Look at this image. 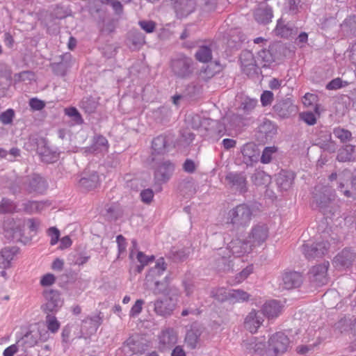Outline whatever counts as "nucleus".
Masks as SVG:
<instances>
[{
    "mask_svg": "<svg viewBox=\"0 0 356 356\" xmlns=\"http://www.w3.org/2000/svg\"><path fill=\"white\" fill-rule=\"evenodd\" d=\"M252 215V210L248 204H240L229 211L227 224L236 230L245 228L249 226Z\"/></svg>",
    "mask_w": 356,
    "mask_h": 356,
    "instance_id": "f257e3e1",
    "label": "nucleus"
},
{
    "mask_svg": "<svg viewBox=\"0 0 356 356\" xmlns=\"http://www.w3.org/2000/svg\"><path fill=\"white\" fill-rule=\"evenodd\" d=\"M170 69L176 77L186 79L193 74L194 62L191 58L179 54L171 59Z\"/></svg>",
    "mask_w": 356,
    "mask_h": 356,
    "instance_id": "f03ea898",
    "label": "nucleus"
},
{
    "mask_svg": "<svg viewBox=\"0 0 356 356\" xmlns=\"http://www.w3.org/2000/svg\"><path fill=\"white\" fill-rule=\"evenodd\" d=\"M289 339L282 332H276L268 339L266 356H278L287 350Z\"/></svg>",
    "mask_w": 356,
    "mask_h": 356,
    "instance_id": "7ed1b4c3",
    "label": "nucleus"
},
{
    "mask_svg": "<svg viewBox=\"0 0 356 356\" xmlns=\"http://www.w3.org/2000/svg\"><path fill=\"white\" fill-rule=\"evenodd\" d=\"M43 295L45 302L42 305V311L45 314L58 312L64 302L60 293L57 290L46 289Z\"/></svg>",
    "mask_w": 356,
    "mask_h": 356,
    "instance_id": "20e7f679",
    "label": "nucleus"
},
{
    "mask_svg": "<svg viewBox=\"0 0 356 356\" xmlns=\"http://www.w3.org/2000/svg\"><path fill=\"white\" fill-rule=\"evenodd\" d=\"M330 247V243L324 241H317L312 244L305 243L302 246V252L307 259H314L327 254Z\"/></svg>",
    "mask_w": 356,
    "mask_h": 356,
    "instance_id": "39448f33",
    "label": "nucleus"
},
{
    "mask_svg": "<svg viewBox=\"0 0 356 356\" xmlns=\"http://www.w3.org/2000/svg\"><path fill=\"white\" fill-rule=\"evenodd\" d=\"M330 266L328 261L313 266L308 272V278L315 286L325 285L328 282L327 270Z\"/></svg>",
    "mask_w": 356,
    "mask_h": 356,
    "instance_id": "423d86ee",
    "label": "nucleus"
},
{
    "mask_svg": "<svg viewBox=\"0 0 356 356\" xmlns=\"http://www.w3.org/2000/svg\"><path fill=\"white\" fill-rule=\"evenodd\" d=\"M216 298L219 301L230 300L233 302H243L248 301L250 295L241 289L226 290L221 288L217 291Z\"/></svg>",
    "mask_w": 356,
    "mask_h": 356,
    "instance_id": "0eeeda50",
    "label": "nucleus"
},
{
    "mask_svg": "<svg viewBox=\"0 0 356 356\" xmlns=\"http://www.w3.org/2000/svg\"><path fill=\"white\" fill-rule=\"evenodd\" d=\"M175 170V165L170 161H165L159 163L154 172L155 185L158 186V191H161V185L166 183Z\"/></svg>",
    "mask_w": 356,
    "mask_h": 356,
    "instance_id": "6e6552de",
    "label": "nucleus"
},
{
    "mask_svg": "<svg viewBox=\"0 0 356 356\" xmlns=\"http://www.w3.org/2000/svg\"><path fill=\"white\" fill-rule=\"evenodd\" d=\"M227 185L241 193L248 191L247 179L243 172H229L225 177Z\"/></svg>",
    "mask_w": 356,
    "mask_h": 356,
    "instance_id": "1a4fd4ad",
    "label": "nucleus"
},
{
    "mask_svg": "<svg viewBox=\"0 0 356 356\" xmlns=\"http://www.w3.org/2000/svg\"><path fill=\"white\" fill-rule=\"evenodd\" d=\"M24 189L29 193H42L47 188L46 180L38 175L26 177L23 181Z\"/></svg>",
    "mask_w": 356,
    "mask_h": 356,
    "instance_id": "9d476101",
    "label": "nucleus"
},
{
    "mask_svg": "<svg viewBox=\"0 0 356 356\" xmlns=\"http://www.w3.org/2000/svg\"><path fill=\"white\" fill-rule=\"evenodd\" d=\"M273 111L280 118H288L298 111L297 106L290 97L277 101L273 106Z\"/></svg>",
    "mask_w": 356,
    "mask_h": 356,
    "instance_id": "9b49d317",
    "label": "nucleus"
},
{
    "mask_svg": "<svg viewBox=\"0 0 356 356\" xmlns=\"http://www.w3.org/2000/svg\"><path fill=\"white\" fill-rule=\"evenodd\" d=\"M242 346L248 354L255 353L261 356H266L267 346L265 343V339H257L251 336L243 341Z\"/></svg>",
    "mask_w": 356,
    "mask_h": 356,
    "instance_id": "f8f14e48",
    "label": "nucleus"
},
{
    "mask_svg": "<svg viewBox=\"0 0 356 356\" xmlns=\"http://www.w3.org/2000/svg\"><path fill=\"white\" fill-rule=\"evenodd\" d=\"M268 236V228L266 225H254L248 238L247 240L250 245H251V248H254L258 245H261L264 242L266 241Z\"/></svg>",
    "mask_w": 356,
    "mask_h": 356,
    "instance_id": "ddd939ff",
    "label": "nucleus"
},
{
    "mask_svg": "<svg viewBox=\"0 0 356 356\" xmlns=\"http://www.w3.org/2000/svg\"><path fill=\"white\" fill-rule=\"evenodd\" d=\"M36 151L40 156L42 161L51 163L57 161L58 154L49 149L47 146V140L44 138H40L35 139Z\"/></svg>",
    "mask_w": 356,
    "mask_h": 356,
    "instance_id": "4468645a",
    "label": "nucleus"
},
{
    "mask_svg": "<svg viewBox=\"0 0 356 356\" xmlns=\"http://www.w3.org/2000/svg\"><path fill=\"white\" fill-rule=\"evenodd\" d=\"M227 249L231 254L235 257L243 256L250 253L252 250L247 239L241 240L239 238L232 240L227 245Z\"/></svg>",
    "mask_w": 356,
    "mask_h": 356,
    "instance_id": "2eb2a0df",
    "label": "nucleus"
},
{
    "mask_svg": "<svg viewBox=\"0 0 356 356\" xmlns=\"http://www.w3.org/2000/svg\"><path fill=\"white\" fill-rule=\"evenodd\" d=\"M152 304H153L155 313L162 316L170 315L174 309L172 298L167 296L162 298H158L154 302H150L149 305Z\"/></svg>",
    "mask_w": 356,
    "mask_h": 356,
    "instance_id": "dca6fc26",
    "label": "nucleus"
},
{
    "mask_svg": "<svg viewBox=\"0 0 356 356\" xmlns=\"http://www.w3.org/2000/svg\"><path fill=\"white\" fill-rule=\"evenodd\" d=\"M264 316L260 311L252 309L245 317L244 321L245 327L251 333H254L262 325Z\"/></svg>",
    "mask_w": 356,
    "mask_h": 356,
    "instance_id": "f3484780",
    "label": "nucleus"
},
{
    "mask_svg": "<svg viewBox=\"0 0 356 356\" xmlns=\"http://www.w3.org/2000/svg\"><path fill=\"white\" fill-rule=\"evenodd\" d=\"M159 348L162 350L170 349L177 342V334L172 328L163 330L159 336Z\"/></svg>",
    "mask_w": 356,
    "mask_h": 356,
    "instance_id": "a211bd4d",
    "label": "nucleus"
},
{
    "mask_svg": "<svg viewBox=\"0 0 356 356\" xmlns=\"http://www.w3.org/2000/svg\"><path fill=\"white\" fill-rule=\"evenodd\" d=\"M177 15L181 18L188 16L195 10V0H172Z\"/></svg>",
    "mask_w": 356,
    "mask_h": 356,
    "instance_id": "6ab92c4d",
    "label": "nucleus"
},
{
    "mask_svg": "<svg viewBox=\"0 0 356 356\" xmlns=\"http://www.w3.org/2000/svg\"><path fill=\"white\" fill-rule=\"evenodd\" d=\"M275 46L270 45L268 49H263L258 51L257 56V66L268 67L275 62Z\"/></svg>",
    "mask_w": 356,
    "mask_h": 356,
    "instance_id": "aec40b11",
    "label": "nucleus"
},
{
    "mask_svg": "<svg viewBox=\"0 0 356 356\" xmlns=\"http://www.w3.org/2000/svg\"><path fill=\"white\" fill-rule=\"evenodd\" d=\"M355 259L356 254L350 249L345 248L334 257V262L337 267L348 268Z\"/></svg>",
    "mask_w": 356,
    "mask_h": 356,
    "instance_id": "412c9836",
    "label": "nucleus"
},
{
    "mask_svg": "<svg viewBox=\"0 0 356 356\" xmlns=\"http://www.w3.org/2000/svg\"><path fill=\"white\" fill-rule=\"evenodd\" d=\"M102 322L103 316L101 312L92 316H88L82 321V330H85L87 334L92 335L96 333Z\"/></svg>",
    "mask_w": 356,
    "mask_h": 356,
    "instance_id": "4be33fe9",
    "label": "nucleus"
},
{
    "mask_svg": "<svg viewBox=\"0 0 356 356\" xmlns=\"http://www.w3.org/2000/svg\"><path fill=\"white\" fill-rule=\"evenodd\" d=\"M302 281V276L300 273L296 271L286 272L282 276V286L286 289H292L299 287Z\"/></svg>",
    "mask_w": 356,
    "mask_h": 356,
    "instance_id": "5701e85b",
    "label": "nucleus"
},
{
    "mask_svg": "<svg viewBox=\"0 0 356 356\" xmlns=\"http://www.w3.org/2000/svg\"><path fill=\"white\" fill-rule=\"evenodd\" d=\"M243 162L248 166L252 165L259 161V153L252 144H245L241 148Z\"/></svg>",
    "mask_w": 356,
    "mask_h": 356,
    "instance_id": "b1692460",
    "label": "nucleus"
},
{
    "mask_svg": "<svg viewBox=\"0 0 356 356\" xmlns=\"http://www.w3.org/2000/svg\"><path fill=\"white\" fill-rule=\"evenodd\" d=\"M17 247H6L0 250V268L3 269L9 268L11 266V261L18 253Z\"/></svg>",
    "mask_w": 356,
    "mask_h": 356,
    "instance_id": "393cba45",
    "label": "nucleus"
},
{
    "mask_svg": "<svg viewBox=\"0 0 356 356\" xmlns=\"http://www.w3.org/2000/svg\"><path fill=\"white\" fill-rule=\"evenodd\" d=\"M240 61L242 70L247 74H249L254 67L257 66V58H255L253 54L248 50L243 51L240 55Z\"/></svg>",
    "mask_w": 356,
    "mask_h": 356,
    "instance_id": "a878e982",
    "label": "nucleus"
},
{
    "mask_svg": "<svg viewBox=\"0 0 356 356\" xmlns=\"http://www.w3.org/2000/svg\"><path fill=\"white\" fill-rule=\"evenodd\" d=\"M314 198L320 209L323 211H327L329 204L334 200V195L332 194L331 189L324 187L323 193H315Z\"/></svg>",
    "mask_w": 356,
    "mask_h": 356,
    "instance_id": "bb28decb",
    "label": "nucleus"
},
{
    "mask_svg": "<svg viewBox=\"0 0 356 356\" xmlns=\"http://www.w3.org/2000/svg\"><path fill=\"white\" fill-rule=\"evenodd\" d=\"M255 20L261 24H267L271 21L273 17V10L267 5H260L254 13Z\"/></svg>",
    "mask_w": 356,
    "mask_h": 356,
    "instance_id": "cd10ccee",
    "label": "nucleus"
},
{
    "mask_svg": "<svg viewBox=\"0 0 356 356\" xmlns=\"http://www.w3.org/2000/svg\"><path fill=\"white\" fill-rule=\"evenodd\" d=\"M61 60L58 63H54L51 65V69L55 74L58 76H65L67 70L70 68L71 65L70 60L71 59V55L67 54L63 55Z\"/></svg>",
    "mask_w": 356,
    "mask_h": 356,
    "instance_id": "c85d7f7f",
    "label": "nucleus"
},
{
    "mask_svg": "<svg viewBox=\"0 0 356 356\" xmlns=\"http://www.w3.org/2000/svg\"><path fill=\"white\" fill-rule=\"evenodd\" d=\"M169 140L166 136L160 135L154 138L152 142L153 154H163L168 152Z\"/></svg>",
    "mask_w": 356,
    "mask_h": 356,
    "instance_id": "c756f323",
    "label": "nucleus"
},
{
    "mask_svg": "<svg viewBox=\"0 0 356 356\" xmlns=\"http://www.w3.org/2000/svg\"><path fill=\"white\" fill-rule=\"evenodd\" d=\"M165 269L166 264L164 259L163 258H160L156 261L155 266L149 270L146 276V281L155 282V280H159L158 278L163 275Z\"/></svg>",
    "mask_w": 356,
    "mask_h": 356,
    "instance_id": "7c9ffc66",
    "label": "nucleus"
},
{
    "mask_svg": "<svg viewBox=\"0 0 356 356\" xmlns=\"http://www.w3.org/2000/svg\"><path fill=\"white\" fill-rule=\"evenodd\" d=\"M3 234L8 239H13L20 232L19 225L12 218L4 220L3 223Z\"/></svg>",
    "mask_w": 356,
    "mask_h": 356,
    "instance_id": "2f4dec72",
    "label": "nucleus"
},
{
    "mask_svg": "<svg viewBox=\"0 0 356 356\" xmlns=\"http://www.w3.org/2000/svg\"><path fill=\"white\" fill-rule=\"evenodd\" d=\"M261 312L264 316H266L269 318L277 317L281 312V306L278 301L270 300L263 305Z\"/></svg>",
    "mask_w": 356,
    "mask_h": 356,
    "instance_id": "473e14b6",
    "label": "nucleus"
},
{
    "mask_svg": "<svg viewBox=\"0 0 356 356\" xmlns=\"http://www.w3.org/2000/svg\"><path fill=\"white\" fill-rule=\"evenodd\" d=\"M295 175L293 172L283 171L277 178V184L281 190L287 191L293 185Z\"/></svg>",
    "mask_w": 356,
    "mask_h": 356,
    "instance_id": "72a5a7b5",
    "label": "nucleus"
},
{
    "mask_svg": "<svg viewBox=\"0 0 356 356\" xmlns=\"http://www.w3.org/2000/svg\"><path fill=\"white\" fill-rule=\"evenodd\" d=\"M99 184V175L96 172H92L88 176H84L79 180L80 186L88 191L97 188Z\"/></svg>",
    "mask_w": 356,
    "mask_h": 356,
    "instance_id": "f704fd0d",
    "label": "nucleus"
},
{
    "mask_svg": "<svg viewBox=\"0 0 356 356\" xmlns=\"http://www.w3.org/2000/svg\"><path fill=\"white\" fill-rule=\"evenodd\" d=\"M200 335V330L195 326L192 327L191 329L187 332L185 341L191 349L196 348Z\"/></svg>",
    "mask_w": 356,
    "mask_h": 356,
    "instance_id": "c9c22d12",
    "label": "nucleus"
},
{
    "mask_svg": "<svg viewBox=\"0 0 356 356\" xmlns=\"http://www.w3.org/2000/svg\"><path fill=\"white\" fill-rule=\"evenodd\" d=\"M275 31L276 35H280L282 38H289L296 32L291 24H284L281 20L277 22Z\"/></svg>",
    "mask_w": 356,
    "mask_h": 356,
    "instance_id": "e433bc0d",
    "label": "nucleus"
},
{
    "mask_svg": "<svg viewBox=\"0 0 356 356\" xmlns=\"http://www.w3.org/2000/svg\"><path fill=\"white\" fill-rule=\"evenodd\" d=\"M228 120V117L222 119V122L212 121V126L211 130V136L216 138L217 140L223 136L226 132L225 122Z\"/></svg>",
    "mask_w": 356,
    "mask_h": 356,
    "instance_id": "4c0bfd02",
    "label": "nucleus"
},
{
    "mask_svg": "<svg viewBox=\"0 0 356 356\" xmlns=\"http://www.w3.org/2000/svg\"><path fill=\"white\" fill-rule=\"evenodd\" d=\"M270 176L263 170H255L251 176V180L256 186H266L270 182Z\"/></svg>",
    "mask_w": 356,
    "mask_h": 356,
    "instance_id": "58836bf2",
    "label": "nucleus"
},
{
    "mask_svg": "<svg viewBox=\"0 0 356 356\" xmlns=\"http://www.w3.org/2000/svg\"><path fill=\"white\" fill-rule=\"evenodd\" d=\"M108 143L107 139L102 136H97L94 138L91 151L93 152H104L108 150Z\"/></svg>",
    "mask_w": 356,
    "mask_h": 356,
    "instance_id": "ea45409f",
    "label": "nucleus"
},
{
    "mask_svg": "<svg viewBox=\"0 0 356 356\" xmlns=\"http://www.w3.org/2000/svg\"><path fill=\"white\" fill-rule=\"evenodd\" d=\"M355 148L354 145H346L343 149L339 151L337 159L340 162L352 161L353 159Z\"/></svg>",
    "mask_w": 356,
    "mask_h": 356,
    "instance_id": "a19ab883",
    "label": "nucleus"
},
{
    "mask_svg": "<svg viewBox=\"0 0 356 356\" xmlns=\"http://www.w3.org/2000/svg\"><path fill=\"white\" fill-rule=\"evenodd\" d=\"M195 58L202 63H207L212 58L211 49L209 46L203 45L200 47L195 53Z\"/></svg>",
    "mask_w": 356,
    "mask_h": 356,
    "instance_id": "79ce46f5",
    "label": "nucleus"
},
{
    "mask_svg": "<svg viewBox=\"0 0 356 356\" xmlns=\"http://www.w3.org/2000/svg\"><path fill=\"white\" fill-rule=\"evenodd\" d=\"M259 131L264 134L266 138L272 137L276 133V127L269 120H265L258 127Z\"/></svg>",
    "mask_w": 356,
    "mask_h": 356,
    "instance_id": "37998d69",
    "label": "nucleus"
},
{
    "mask_svg": "<svg viewBox=\"0 0 356 356\" xmlns=\"http://www.w3.org/2000/svg\"><path fill=\"white\" fill-rule=\"evenodd\" d=\"M51 314L52 313L46 314L47 316L45 318V325L49 332L55 334L58 331L60 327V324L57 320L56 317Z\"/></svg>",
    "mask_w": 356,
    "mask_h": 356,
    "instance_id": "c03bdc74",
    "label": "nucleus"
},
{
    "mask_svg": "<svg viewBox=\"0 0 356 356\" xmlns=\"http://www.w3.org/2000/svg\"><path fill=\"white\" fill-rule=\"evenodd\" d=\"M98 102L92 97H84L80 104L81 108L87 113H92L95 111Z\"/></svg>",
    "mask_w": 356,
    "mask_h": 356,
    "instance_id": "a18cd8bd",
    "label": "nucleus"
},
{
    "mask_svg": "<svg viewBox=\"0 0 356 356\" xmlns=\"http://www.w3.org/2000/svg\"><path fill=\"white\" fill-rule=\"evenodd\" d=\"M180 191L184 195H190L195 193L194 181L192 178H186L183 179L179 184Z\"/></svg>",
    "mask_w": 356,
    "mask_h": 356,
    "instance_id": "49530a36",
    "label": "nucleus"
},
{
    "mask_svg": "<svg viewBox=\"0 0 356 356\" xmlns=\"http://www.w3.org/2000/svg\"><path fill=\"white\" fill-rule=\"evenodd\" d=\"M136 259L140 264V265L137 266L136 271L138 273H140L145 266H147L149 262L154 261V257L153 255L147 256L143 252L138 251L136 254Z\"/></svg>",
    "mask_w": 356,
    "mask_h": 356,
    "instance_id": "de8ad7c7",
    "label": "nucleus"
},
{
    "mask_svg": "<svg viewBox=\"0 0 356 356\" xmlns=\"http://www.w3.org/2000/svg\"><path fill=\"white\" fill-rule=\"evenodd\" d=\"M23 210L28 213L38 212L42 209L44 204L36 201H26L22 204Z\"/></svg>",
    "mask_w": 356,
    "mask_h": 356,
    "instance_id": "09e8293b",
    "label": "nucleus"
},
{
    "mask_svg": "<svg viewBox=\"0 0 356 356\" xmlns=\"http://www.w3.org/2000/svg\"><path fill=\"white\" fill-rule=\"evenodd\" d=\"M17 206L13 201L3 197L0 202V213H10L16 211Z\"/></svg>",
    "mask_w": 356,
    "mask_h": 356,
    "instance_id": "8fccbe9b",
    "label": "nucleus"
},
{
    "mask_svg": "<svg viewBox=\"0 0 356 356\" xmlns=\"http://www.w3.org/2000/svg\"><path fill=\"white\" fill-rule=\"evenodd\" d=\"M352 187L354 188V191H350L349 189H344V184L340 183L337 188L338 190L346 197L348 198H356V175L353 177L352 180Z\"/></svg>",
    "mask_w": 356,
    "mask_h": 356,
    "instance_id": "3c124183",
    "label": "nucleus"
},
{
    "mask_svg": "<svg viewBox=\"0 0 356 356\" xmlns=\"http://www.w3.org/2000/svg\"><path fill=\"white\" fill-rule=\"evenodd\" d=\"M129 38L136 47L141 46L145 43V36L143 34L136 30L129 32Z\"/></svg>",
    "mask_w": 356,
    "mask_h": 356,
    "instance_id": "603ef678",
    "label": "nucleus"
},
{
    "mask_svg": "<svg viewBox=\"0 0 356 356\" xmlns=\"http://www.w3.org/2000/svg\"><path fill=\"white\" fill-rule=\"evenodd\" d=\"M277 151V148L275 146L265 147L261 156V162L262 163H269L272 160L273 154Z\"/></svg>",
    "mask_w": 356,
    "mask_h": 356,
    "instance_id": "864d4df0",
    "label": "nucleus"
},
{
    "mask_svg": "<svg viewBox=\"0 0 356 356\" xmlns=\"http://www.w3.org/2000/svg\"><path fill=\"white\" fill-rule=\"evenodd\" d=\"M334 135L339 138L341 142L346 143L349 141L351 138L350 131L341 128H337L334 130Z\"/></svg>",
    "mask_w": 356,
    "mask_h": 356,
    "instance_id": "5fc2aeb1",
    "label": "nucleus"
},
{
    "mask_svg": "<svg viewBox=\"0 0 356 356\" xmlns=\"http://www.w3.org/2000/svg\"><path fill=\"white\" fill-rule=\"evenodd\" d=\"M219 70H218V71ZM217 72V70H213V64H210L207 65L204 69H202L200 72V79L207 81L208 79L213 77L215 74Z\"/></svg>",
    "mask_w": 356,
    "mask_h": 356,
    "instance_id": "6e6d98bb",
    "label": "nucleus"
},
{
    "mask_svg": "<svg viewBox=\"0 0 356 356\" xmlns=\"http://www.w3.org/2000/svg\"><path fill=\"white\" fill-rule=\"evenodd\" d=\"M343 29H349L350 31L355 34L356 33V15L350 16L346 19L343 23L341 24Z\"/></svg>",
    "mask_w": 356,
    "mask_h": 356,
    "instance_id": "4d7b16f0",
    "label": "nucleus"
},
{
    "mask_svg": "<svg viewBox=\"0 0 356 356\" xmlns=\"http://www.w3.org/2000/svg\"><path fill=\"white\" fill-rule=\"evenodd\" d=\"M155 288L153 289V293L154 295L168 293V284L165 282H161L160 280H155L154 282Z\"/></svg>",
    "mask_w": 356,
    "mask_h": 356,
    "instance_id": "13d9d810",
    "label": "nucleus"
},
{
    "mask_svg": "<svg viewBox=\"0 0 356 356\" xmlns=\"http://www.w3.org/2000/svg\"><path fill=\"white\" fill-rule=\"evenodd\" d=\"M65 113L69 117L73 118L74 121L76 124H81L83 122L82 118L79 113L78 110L74 107L66 108Z\"/></svg>",
    "mask_w": 356,
    "mask_h": 356,
    "instance_id": "bf43d9fd",
    "label": "nucleus"
},
{
    "mask_svg": "<svg viewBox=\"0 0 356 356\" xmlns=\"http://www.w3.org/2000/svg\"><path fill=\"white\" fill-rule=\"evenodd\" d=\"M274 99L273 93L270 90H265L261 95V103L263 106H270Z\"/></svg>",
    "mask_w": 356,
    "mask_h": 356,
    "instance_id": "052dcab7",
    "label": "nucleus"
},
{
    "mask_svg": "<svg viewBox=\"0 0 356 356\" xmlns=\"http://www.w3.org/2000/svg\"><path fill=\"white\" fill-rule=\"evenodd\" d=\"M35 78V74L31 71H23L15 75L16 81H31Z\"/></svg>",
    "mask_w": 356,
    "mask_h": 356,
    "instance_id": "680f3d73",
    "label": "nucleus"
},
{
    "mask_svg": "<svg viewBox=\"0 0 356 356\" xmlns=\"http://www.w3.org/2000/svg\"><path fill=\"white\" fill-rule=\"evenodd\" d=\"M257 100L254 99H245L241 104V108L246 113L252 111L256 106Z\"/></svg>",
    "mask_w": 356,
    "mask_h": 356,
    "instance_id": "e2e57ef3",
    "label": "nucleus"
},
{
    "mask_svg": "<svg viewBox=\"0 0 356 356\" xmlns=\"http://www.w3.org/2000/svg\"><path fill=\"white\" fill-rule=\"evenodd\" d=\"M40 221L36 218H29L24 221L26 225L29 229L30 232L35 234L40 226Z\"/></svg>",
    "mask_w": 356,
    "mask_h": 356,
    "instance_id": "0e129e2a",
    "label": "nucleus"
},
{
    "mask_svg": "<svg viewBox=\"0 0 356 356\" xmlns=\"http://www.w3.org/2000/svg\"><path fill=\"white\" fill-rule=\"evenodd\" d=\"M300 115V118L309 125H314L316 122V115L311 111L303 112Z\"/></svg>",
    "mask_w": 356,
    "mask_h": 356,
    "instance_id": "69168bd1",
    "label": "nucleus"
},
{
    "mask_svg": "<svg viewBox=\"0 0 356 356\" xmlns=\"http://www.w3.org/2000/svg\"><path fill=\"white\" fill-rule=\"evenodd\" d=\"M14 117V111L12 109H8L7 111L0 114V121L3 124H10Z\"/></svg>",
    "mask_w": 356,
    "mask_h": 356,
    "instance_id": "338daca9",
    "label": "nucleus"
},
{
    "mask_svg": "<svg viewBox=\"0 0 356 356\" xmlns=\"http://www.w3.org/2000/svg\"><path fill=\"white\" fill-rule=\"evenodd\" d=\"M48 235L51 237L50 244L54 245L58 241L60 232L56 227H52L48 229Z\"/></svg>",
    "mask_w": 356,
    "mask_h": 356,
    "instance_id": "774afa93",
    "label": "nucleus"
}]
</instances>
